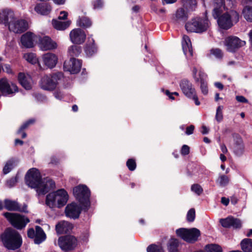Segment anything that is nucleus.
<instances>
[{
	"mask_svg": "<svg viewBox=\"0 0 252 252\" xmlns=\"http://www.w3.org/2000/svg\"><path fill=\"white\" fill-rule=\"evenodd\" d=\"M27 185L35 189L38 195H43L55 188V182L48 178L41 179L40 173L36 168H32L26 176Z\"/></svg>",
	"mask_w": 252,
	"mask_h": 252,
	"instance_id": "nucleus-1",
	"label": "nucleus"
},
{
	"mask_svg": "<svg viewBox=\"0 0 252 252\" xmlns=\"http://www.w3.org/2000/svg\"><path fill=\"white\" fill-rule=\"evenodd\" d=\"M0 20L8 27L10 32H25L29 27L27 21L15 18L13 12L10 10H3L0 16Z\"/></svg>",
	"mask_w": 252,
	"mask_h": 252,
	"instance_id": "nucleus-2",
	"label": "nucleus"
},
{
	"mask_svg": "<svg viewBox=\"0 0 252 252\" xmlns=\"http://www.w3.org/2000/svg\"><path fill=\"white\" fill-rule=\"evenodd\" d=\"M1 240L3 246L8 250H15L22 244V238L15 230L8 228L1 235Z\"/></svg>",
	"mask_w": 252,
	"mask_h": 252,
	"instance_id": "nucleus-3",
	"label": "nucleus"
},
{
	"mask_svg": "<svg viewBox=\"0 0 252 252\" xmlns=\"http://www.w3.org/2000/svg\"><path fill=\"white\" fill-rule=\"evenodd\" d=\"M68 198L66 190L63 189H58L47 195L46 204L51 208H61L66 204Z\"/></svg>",
	"mask_w": 252,
	"mask_h": 252,
	"instance_id": "nucleus-4",
	"label": "nucleus"
},
{
	"mask_svg": "<svg viewBox=\"0 0 252 252\" xmlns=\"http://www.w3.org/2000/svg\"><path fill=\"white\" fill-rule=\"evenodd\" d=\"M211 24L206 16L204 19L196 17L188 22L185 26L187 32H205L210 30Z\"/></svg>",
	"mask_w": 252,
	"mask_h": 252,
	"instance_id": "nucleus-5",
	"label": "nucleus"
},
{
	"mask_svg": "<svg viewBox=\"0 0 252 252\" xmlns=\"http://www.w3.org/2000/svg\"><path fill=\"white\" fill-rule=\"evenodd\" d=\"M73 192L76 199L84 209H88L90 206V192L85 185H79L73 189Z\"/></svg>",
	"mask_w": 252,
	"mask_h": 252,
	"instance_id": "nucleus-6",
	"label": "nucleus"
},
{
	"mask_svg": "<svg viewBox=\"0 0 252 252\" xmlns=\"http://www.w3.org/2000/svg\"><path fill=\"white\" fill-rule=\"evenodd\" d=\"M62 77L63 74L61 73L45 75L41 78L39 86L44 90L52 91L56 88L59 81Z\"/></svg>",
	"mask_w": 252,
	"mask_h": 252,
	"instance_id": "nucleus-7",
	"label": "nucleus"
},
{
	"mask_svg": "<svg viewBox=\"0 0 252 252\" xmlns=\"http://www.w3.org/2000/svg\"><path fill=\"white\" fill-rule=\"evenodd\" d=\"M3 215L10 224L17 229H22L25 227L27 224L30 222L27 217L18 213L7 212L4 213Z\"/></svg>",
	"mask_w": 252,
	"mask_h": 252,
	"instance_id": "nucleus-8",
	"label": "nucleus"
},
{
	"mask_svg": "<svg viewBox=\"0 0 252 252\" xmlns=\"http://www.w3.org/2000/svg\"><path fill=\"white\" fill-rule=\"evenodd\" d=\"M176 232L177 236L188 242L196 241L200 235V231L196 228L191 229L181 228L177 229Z\"/></svg>",
	"mask_w": 252,
	"mask_h": 252,
	"instance_id": "nucleus-9",
	"label": "nucleus"
},
{
	"mask_svg": "<svg viewBox=\"0 0 252 252\" xmlns=\"http://www.w3.org/2000/svg\"><path fill=\"white\" fill-rule=\"evenodd\" d=\"M180 87L183 94L188 98L194 101L195 104L198 106L200 104L194 88L188 80L183 79L180 83Z\"/></svg>",
	"mask_w": 252,
	"mask_h": 252,
	"instance_id": "nucleus-10",
	"label": "nucleus"
},
{
	"mask_svg": "<svg viewBox=\"0 0 252 252\" xmlns=\"http://www.w3.org/2000/svg\"><path fill=\"white\" fill-rule=\"evenodd\" d=\"M58 244L62 250L64 251H70L75 248L77 240L73 236L67 235L60 237Z\"/></svg>",
	"mask_w": 252,
	"mask_h": 252,
	"instance_id": "nucleus-11",
	"label": "nucleus"
},
{
	"mask_svg": "<svg viewBox=\"0 0 252 252\" xmlns=\"http://www.w3.org/2000/svg\"><path fill=\"white\" fill-rule=\"evenodd\" d=\"M224 44L227 51L235 52L239 48L245 45L246 42L240 40L237 37L230 36L225 38Z\"/></svg>",
	"mask_w": 252,
	"mask_h": 252,
	"instance_id": "nucleus-12",
	"label": "nucleus"
},
{
	"mask_svg": "<svg viewBox=\"0 0 252 252\" xmlns=\"http://www.w3.org/2000/svg\"><path fill=\"white\" fill-rule=\"evenodd\" d=\"M0 91L4 95L12 94L18 91V88L14 83L3 78L0 80Z\"/></svg>",
	"mask_w": 252,
	"mask_h": 252,
	"instance_id": "nucleus-13",
	"label": "nucleus"
},
{
	"mask_svg": "<svg viewBox=\"0 0 252 252\" xmlns=\"http://www.w3.org/2000/svg\"><path fill=\"white\" fill-rule=\"evenodd\" d=\"M37 43L39 48L43 51L51 50L57 47V43L47 36L38 37Z\"/></svg>",
	"mask_w": 252,
	"mask_h": 252,
	"instance_id": "nucleus-14",
	"label": "nucleus"
},
{
	"mask_svg": "<svg viewBox=\"0 0 252 252\" xmlns=\"http://www.w3.org/2000/svg\"><path fill=\"white\" fill-rule=\"evenodd\" d=\"M38 38L33 32H26L22 35L20 39L21 46L31 48L34 46V42L37 43Z\"/></svg>",
	"mask_w": 252,
	"mask_h": 252,
	"instance_id": "nucleus-15",
	"label": "nucleus"
},
{
	"mask_svg": "<svg viewBox=\"0 0 252 252\" xmlns=\"http://www.w3.org/2000/svg\"><path fill=\"white\" fill-rule=\"evenodd\" d=\"M81 65L80 61L73 58L69 61L65 62L63 67L65 70L70 72L71 74H75L80 70Z\"/></svg>",
	"mask_w": 252,
	"mask_h": 252,
	"instance_id": "nucleus-16",
	"label": "nucleus"
},
{
	"mask_svg": "<svg viewBox=\"0 0 252 252\" xmlns=\"http://www.w3.org/2000/svg\"><path fill=\"white\" fill-rule=\"evenodd\" d=\"M65 213L67 217L75 219L79 216L81 208L76 203H71L65 207Z\"/></svg>",
	"mask_w": 252,
	"mask_h": 252,
	"instance_id": "nucleus-17",
	"label": "nucleus"
},
{
	"mask_svg": "<svg viewBox=\"0 0 252 252\" xmlns=\"http://www.w3.org/2000/svg\"><path fill=\"white\" fill-rule=\"evenodd\" d=\"M182 48L185 55L188 59H190L193 56L191 43L189 37L185 35L183 36Z\"/></svg>",
	"mask_w": 252,
	"mask_h": 252,
	"instance_id": "nucleus-18",
	"label": "nucleus"
},
{
	"mask_svg": "<svg viewBox=\"0 0 252 252\" xmlns=\"http://www.w3.org/2000/svg\"><path fill=\"white\" fill-rule=\"evenodd\" d=\"M44 64L49 68L54 67L57 63L58 58L54 54L47 53L44 54L42 57Z\"/></svg>",
	"mask_w": 252,
	"mask_h": 252,
	"instance_id": "nucleus-19",
	"label": "nucleus"
},
{
	"mask_svg": "<svg viewBox=\"0 0 252 252\" xmlns=\"http://www.w3.org/2000/svg\"><path fill=\"white\" fill-rule=\"evenodd\" d=\"M4 207L9 211H18L23 212H27V206L25 205L20 208L18 203L13 200L5 199L4 202Z\"/></svg>",
	"mask_w": 252,
	"mask_h": 252,
	"instance_id": "nucleus-20",
	"label": "nucleus"
},
{
	"mask_svg": "<svg viewBox=\"0 0 252 252\" xmlns=\"http://www.w3.org/2000/svg\"><path fill=\"white\" fill-rule=\"evenodd\" d=\"M18 80L21 85L26 90H30L32 88V79L29 75L19 73Z\"/></svg>",
	"mask_w": 252,
	"mask_h": 252,
	"instance_id": "nucleus-21",
	"label": "nucleus"
},
{
	"mask_svg": "<svg viewBox=\"0 0 252 252\" xmlns=\"http://www.w3.org/2000/svg\"><path fill=\"white\" fill-rule=\"evenodd\" d=\"M73 228L72 225L66 221H61L56 226V230L59 234L67 233Z\"/></svg>",
	"mask_w": 252,
	"mask_h": 252,
	"instance_id": "nucleus-22",
	"label": "nucleus"
},
{
	"mask_svg": "<svg viewBox=\"0 0 252 252\" xmlns=\"http://www.w3.org/2000/svg\"><path fill=\"white\" fill-rule=\"evenodd\" d=\"M86 38L85 32H70V40L74 44H81L85 41Z\"/></svg>",
	"mask_w": 252,
	"mask_h": 252,
	"instance_id": "nucleus-23",
	"label": "nucleus"
},
{
	"mask_svg": "<svg viewBox=\"0 0 252 252\" xmlns=\"http://www.w3.org/2000/svg\"><path fill=\"white\" fill-rule=\"evenodd\" d=\"M188 12L185 11L184 8H180L176 11L174 20L176 23L185 22L188 19Z\"/></svg>",
	"mask_w": 252,
	"mask_h": 252,
	"instance_id": "nucleus-24",
	"label": "nucleus"
},
{
	"mask_svg": "<svg viewBox=\"0 0 252 252\" xmlns=\"http://www.w3.org/2000/svg\"><path fill=\"white\" fill-rule=\"evenodd\" d=\"M60 20H61L58 19H53L52 20V25L57 30L64 31L71 24V21L69 20L65 22H62Z\"/></svg>",
	"mask_w": 252,
	"mask_h": 252,
	"instance_id": "nucleus-25",
	"label": "nucleus"
},
{
	"mask_svg": "<svg viewBox=\"0 0 252 252\" xmlns=\"http://www.w3.org/2000/svg\"><path fill=\"white\" fill-rule=\"evenodd\" d=\"M233 152L237 157H241L243 155L244 152V145L241 138H239L236 141L233 148Z\"/></svg>",
	"mask_w": 252,
	"mask_h": 252,
	"instance_id": "nucleus-26",
	"label": "nucleus"
},
{
	"mask_svg": "<svg viewBox=\"0 0 252 252\" xmlns=\"http://www.w3.org/2000/svg\"><path fill=\"white\" fill-rule=\"evenodd\" d=\"M46 235L42 229L38 226L35 227V236L34 240L36 244H40L45 240Z\"/></svg>",
	"mask_w": 252,
	"mask_h": 252,
	"instance_id": "nucleus-27",
	"label": "nucleus"
},
{
	"mask_svg": "<svg viewBox=\"0 0 252 252\" xmlns=\"http://www.w3.org/2000/svg\"><path fill=\"white\" fill-rule=\"evenodd\" d=\"M182 3L187 12L194 10L197 6L196 0H182Z\"/></svg>",
	"mask_w": 252,
	"mask_h": 252,
	"instance_id": "nucleus-28",
	"label": "nucleus"
},
{
	"mask_svg": "<svg viewBox=\"0 0 252 252\" xmlns=\"http://www.w3.org/2000/svg\"><path fill=\"white\" fill-rule=\"evenodd\" d=\"M35 11L41 15H47L51 10V7L46 4H37L34 8Z\"/></svg>",
	"mask_w": 252,
	"mask_h": 252,
	"instance_id": "nucleus-29",
	"label": "nucleus"
},
{
	"mask_svg": "<svg viewBox=\"0 0 252 252\" xmlns=\"http://www.w3.org/2000/svg\"><path fill=\"white\" fill-rule=\"evenodd\" d=\"M241 247L244 252H252V239H243L241 242Z\"/></svg>",
	"mask_w": 252,
	"mask_h": 252,
	"instance_id": "nucleus-30",
	"label": "nucleus"
},
{
	"mask_svg": "<svg viewBox=\"0 0 252 252\" xmlns=\"http://www.w3.org/2000/svg\"><path fill=\"white\" fill-rule=\"evenodd\" d=\"M192 74L194 79L196 82L200 81L201 83L202 81H205L204 80L206 78V75L201 70L198 71L196 67L193 68Z\"/></svg>",
	"mask_w": 252,
	"mask_h": 252,
	"instance_id": "nucleus-31",
	"label": "nucleus"
},
{
	"mask_svg": "<svg viewBox=\"0 0 252 252\" xmlns=\"http://www.w3.org/2000/svg\"><path fill=\"white\" fill-rule=\"evenodd\" d=\"M179 246L178 241L175 238H171L167 245L169 252H176L178 251Z\"/></svg>",
	"mask_w": 252,
	"mask_h": 252,
	"instance_id": "nucleus-32",
	"label": "nucleus"
},
{
	"mask_svg": "<svg viewBox=\"0 0 252 252\" xmlns=\"http://www.w3.org/2000/svg\"><path fill=\"white\" fill-rule=\"evenodd\" d=\"M242 14L248 22H252V7L246 6L242 11Z\"/></svg>",
	"mask_w": 252,
	"mask_h": 252,
	"instance_id": "nucleus-33",
	"label": "nucleus"
},
{
	"mask_svg": "<svg viewBox=\"0 0 252 252\" xmlns=\"http://www.w3.org/2000/svg\"><path fill=\"white\" fill-rule=\"evenodd\" d=\"M97 51V48L94 44V41L90 42V45H87L85 48V52L88 56H92Z\"/></svg>",
	"mask_w": 252,
	"mask_h": 252,
	"instance_id": "nucleus-34",
	"label": "nucleus"
},
{
	"mask_svg": "<svg viewBox=\"0 0 252 252\" xmlns=\"http://www.w3.org/2000/svg\"><path fill=\"white\" fill-rule=\"evenodd\" d=\"M229 182V179L228 177L225 175H219L218 179L216 181L217 184L221 187H224L227 186Z\"/></svg>",
	"mask_w": 252,
	"mask_h": 252,
	"instance_id": "nucleus-35",
	"label": "nucleus"
},
{
	"mask_svg": "<svg viewBox=\"0 0 252 252\" xmlns=\"http://www.w3.org/2000/svg\"><path fill=\"white\" fill-rule=\"evenodd\" d=\"M91 24L92 23L90 20L86 17L79 18L77 21V25L83 28H87L90 27L91 26Z\"/></svg>",
	"mask_w": 252,
	"mask_h": 252,
	"instance_id": "nucleus-36",
	"label": "nucleus"
},
{
	"mask_svg": "<svg viewBox=\"0 0 252 252\" xmlns=\"http://www.w3.org/2000/svg\"><path fill=\"white\" fill-rule=\"evenodd\" d=\"M23 58L29 63L32 64L36 63L38 62V59L36 58L35 54L33 53H25L23 55Z\"/></svg>",
	"mask_w": 252,
	"mask_h": 252,
	"instance_id": "nucleus-37",
	"label": "nucleus"
},
{
	"mask_svg": "<svg viewBox=\"0 0 252 252\" xmlns=\"http://www.w3.org/2000/svg\"><path fill=\"white\" fill-rule=\"evenodd\" d=\"M34 120H30L24 124L19 129L18 133L19 134L21 133V137L22 138H25L27 136V134L25 132H23V130L26 129L28 126L31 124L33 123Z\"/></svg>",
	"mask_w": 252,
	"mask_h": 252,
	"instance_id": "nucleus-38",
	"label": "nucleus"
},
{
	"mask_svg": "<svg viewBox=\"0 0 252 252\" xmlns=\"http://www.w3.org/2000/svg\"><path fill=\"white\" fill-rule=\"evenodd\" d=\"M68 52L70 56H77L81 53V48L76 46H71L69 48Z\"/></svg>",
	"mask_w": 252,
	"mask_h": 252,
	"instance_id": "nucleus-39",
	"label": "nucleus"
},
{
	"mask_svg": "<svg viewBox=\"0 0 252 252\" xmlns=\"http://www.w3.org/2000/svg\"><path fill=\"white\" fill-rule=\"evenodd\" d=\"M207 252H222L221 248L215 244H211L206 246L205 248Z\"/></svg>",
	"mask_w": 252,
	"mask_h": 252,
	"instance_id": "nucleus-40",
	"label": "nucleus"
},
{
	"mask_svg": "<svg viewBox=\"0 0 252 252\" xmlns=\"http://www.w3.org/2000/svg\"><path fill=\"white\" fill-rule=\"evenodd\" d=\"M147 252H164L162 247L161 246L156 245H151L147 249Z\"/></svg>",
	"mask_w": 252,
	"mask_h": 252,
	"instance_id": "nucleus-41",
	"label": "nucleus"
},
{
	"mask_svg": "<svg viewBox=\"0 0 252 252\" xmlns=\"http://www.w3.org/2000/svg\"><path fill=\"white\" fill-rule=\"evenodd\" d=\"M14 166V162L13 160H9L5 164L3 169L4 174L8 173Z\"/></svg>",
	"mask_w": 252,
	"mask_h": 252,
	"instance_id": "nucleus-42",
	"label": "nucleus"
},
{
	"mask_svg": "<svg viewBox=\"0 0 252 252\" xmlns=\"http://www.w3.org/2000/svg\"><path fill=\"white\" fill-rule=\"evenodd\" d=\"M232 216H229L225 219H221L220 222L221 225L224 227H230L232 222Z\"/></svg>",
	"mask_w": 252,
	"mask_h": 252,
	"instance_id": "nucleus-43",
	"label": "nucleus"
},
{
	"mask_svg": "<svg viewBox=\"0 0 252 252\" xmlns=\"http://www.w3.org/2000/svg\"><path fill=\"white\" fill-rule=\"evenodd\" d=\"M222 109H223V106H218L217 109L215 118H216V120L218 122H220L222 120V119H223Z\"/></svg>",
	"mask_w": 252,
	"mask_h": 252,
	"instance_id": "nucleus-44",
	"label": "nucleus"
},
{
	"mask_svg": "<svg viewBox=\"0 0 252 252\" xmlns=\"http://www.w3.org/2000/svg\"><path fill=\"white\" fill-rule=\"evenodd\" d=\"M191 189L197 195L201 194L203 192V189L198 184H194L191 186Z\"/></svg>",
	"mask_w": 252,
	"mask_h": 252,
	"instance_id": "nucleus-45",
	"label": "nucleus"
},
{
	"mask_svg": "<svg viewBox=\"0 0 252 252\" xmlns=\"http://www.w3.org/2000/svg\"><path fill=\"white\" fill-rule=\"evenodd\" d=\"M210 54L214 55L216 58L220 59L223 56V54L220 49H212L210 50Z\"/></svg>",
	"mask_w": 252,
	"mask_h": 252,
	"instance_id": "nucleus-46",
	"label": "nucleus"
},
{
	"mask_svg": "<svg viewBox=\"0 0 252 252\" xmlns=\"http://www.w3.org/2000/svg\"><path fill=\"white\" fill-rule=\"evenodd\" d=\"M241 225L242 223L241 220L232 217L231 227H233L235 228H239L241 227Z\"/></svg>",
	"mask_w": 252,
	"mask_h": 252,
	"instance_id": "nucleus-47",
	"label": "nucleus"
},
{
	"mask_svg": "<svg viewBox=\"0 0 252 252\" xmlns=\"http://www.w3.org/2000/svg\"><path fill=\"white\" fill-rule=\"evenodd\" d=\"M195 213L194 209H190L187 214V219L189 221H193L195 219Z\"/></svg>",
	"mask_w": 252,
	"mask_h": 252,
	"instance_id": "nucleus-48",
	"label": "nucleus"
},
{
	"mask_svg": "<svg viewBox=\"0 0 252 252\" xmlns=\"http://www.w3.org/2000/svg\"><path fill=\"white\" fill-rule=\"evenodd\" d=\"M126 165L130 171H133L136 168V163L132 159H128L126 162Z\"/></svg>",
	"mask_w": 252,
	"mask_h": 252,
	"instance_id": "nucleus-49",
	"label": "nucleus"
},
{
	"mask_svg": "<svg viewBox=\"0 0 252 252\" xmlns=\"http://www.w3.org/2000/svg\"><path fill=\"white\" fill-rule=\"evenodd\" d=\"M200 89L203 94L204 95L207 94L208 89L207 83L205 81H202V82H201Z\"/></svg>",
	"mask_w": 252,
	"mask_h": 252,
	"instance_id": "nucleus-50",
	"label": "nucleus"
},
{
	"mask_svg": "<svg viewBox=\"0 0 252 252\" xmlns=\"http://www.w3.org/2000/svg\"><path fill=\"white\" fill-rule=\"evenodd\" d=\"M103 6V2L101 0H96L94 2V9H99Z\"/></svg>",
	"mask_w": 252,
	"mask_h": 252,
	"instance_id": "nucleus-51",
	"label": "nucleus"
},
{
	"mask_svg": "<svg viewBox=\"0 0 252 252\" xmlns=\"http://www.w3.org/2000/svg\"><path fill=\"white\" fill-rule=\"evenodd\" d=\"M189 153V147L186 145L183 146L181 149V154L183 155H187Z\"/></svg>",
	"mask_w": 252,
	"mask_h": 252,
	"instance_id": "nucleus-52",
	"label": "nucleus"
},
{
	"mask_svg": "<svg viewBox=\"0 0 252 252\" xmlns=\"http://www.w3.org/2000/svg\"><path fill=\"white\" fill-rule=\"evenodd\" d=\"M28 236L31 238H34L35 239V231L33 228H30L28 231Z\"/></svg>",
	"mask_w": 252,
	"mask_h": 252,
	"instance_id": "nucleus-53",
	"label": "nucleus"
},
{
	"mask_svg": "<svg viewBox=\"0 0 252 252\" xmlns=\"http://www.w3.org/2000/svg\"><path fill=\"white\" fill-rule=\"evenodd\" d=\"M203 1L204 6H206V3H209L211 1H213L215 7H216L217 6L218 7H219V5H220L219 1L216 0H203Z\"/></svg>",
	"mask_w": 252,
	"mask_h": 252,
	"instance_id": "nucleus-54",
	"label": "nucleus"
},
{
	"mask_svg": "<svg viewBox=\"0 0 252 252\" xmlns=\"http://www.w3.org/2000/svg\"><path fill=\"white\" fill-rule=\"evenodd\" d=\"M17 182V179L16 178H12L7 181V186L9 187H12L14 186Z\"/></svg>",
	"mask_w": 252,
	"mask_h": 252,
	"instance_id": "nucleus-55",
	"label": "nucleus"
},
{
	"mask_svg": "<svg viewBox=\"0 0 252 252\" xmlns=\"http://www.w3.org/2000/svg\"><path fill=\"white\" fill-rule=\"evenodd\" d=\"M236 100L239 102L242 103H248V100L246 99L244 96L242 95H237L236 96Z\"/></svg>",
	"mask_w": 252,
	"mask_h": 252,
	"instance_id": "nucleus-56",
	"label": "nucleus"
},
{
	"mask_svg": "<svg viewBox=\"0 0 252 252\" xmlns=\"http://www.w3.org/2000/svg\"><path fill=\"white\" fill-rule=\"evenodd\" d=\"M68 15L67 12L65 11H62L60 12V15L58 17V20H64L66 19Z\"/></svg>",
	"mask_w": 252,
	"mask_h": 252,
	"instance_id": "nucleus-57",
	"label": "nucleus"
},
{
	"mask_svg": "<svg viewBox=\"0 0 252 252\" xmlns=\"http://www.w3.org/2000/svg\"><path fill=\"white\" fill-rule=\"evenodd\" d=\"M3 71L8 74H12L13 73L10 65L5 64L4 65Z\"/></svg>",
	"mask_w": 252,
	"mask_h": 252,
	"instance_id": "nucleus-58",
	"label": "nucleus"
},
{
	"mask_svg": "<svg viewBox=\"0 0 252 252\" xmlns=\"http://www.w3.org/2000/svg\"><path fill=\"white\" fill-rule=\"evenodd\" d=\"M194 129V126L192 125H190L187 128V129L186 131V134L187 135L191 134L193 132Z\"/></svg>",
	"mask_w": 252,
	"mask_h": 252,
	"instance_id": "nucleus-59",
	"label": "nucleus"
},
{
	"mask_svg": "<svg viewBox=\"0 0 252 252\" xmlns=\"http://www.w3.org/2000/svg\"><path fill=\"white\" fill-rule=\"evenodd\" d=\"M229 201L230 200L229 198H226L225 197H222L221 198V203L225 206H227L228 205Z\"/></svg>",
	"mask_w": 252,
	"mask_h": 252,
	"instance_id": "nucleus-60",
	"label": "nucleus"
},
{
	"mask_svg": "<svg viewBox=\"0 0 252 252\" xmlns=\"http://www.w3.org/2000/svg\"><path fill=\"white\" fill-rule=\"evenodd\" d=\"M165 94L171 99H174V98L172 96L173 94L176 95L177 96L179 95V94L177 92H174V93H170L169 92V91H166Z\"/></svg>",
	"mask_w": 252,
	"mask_h": 252,
	"instance_id": "nucleus-61",
	"label": "nucleus"
},
{
	"mask_svg": "<svg viewBox=\"0 0 252 252\" xmlns=\"http://www.w3.org/2000/svg\"><path fill=\"white\" fill-rule=\"evenodd\" d=\"M54 96L58 99H61L63 98V94L61 92H56L54 94Z\"/></svg>",
	"mask_w": 252,
	"mask_h": 252,
	"instance_id": "nucleus-62",
	"label": "nucleus"
},
{
	"mask_svg": "<svg viewBox=\"0 0 252 252\" xmlns=\"http://www.w3.org/2000/svg\"><path fill=\"white\" fill-rule=\"evenodd\" d=\"M220 149L223 154L227 153L228 151L227 148L224 144L220 145Z\"/></svg>",
	"mask_w": 252,
	"mask_h": 252,
	"instance_id": "nucleus-63",
	"label": "nucleus"
},
{
	"mask_svg": "<svg viewBox=\"0 0 252 252\" xmlns=\"http://www.w3.org/2000/svg\"><path fill=\"white\" fill-rule=\"evenodd\" d=\"M230 201H231V203L232 204L235 205L238 202V199H237V198L236 197H235L234 196H233L231 197Z\"/></svg>",
	"mask_w": 252,
	"mask_h": 252,
	"instance_id": "nucleus-64",
	"label": "nucleus"
}]
</instances>
